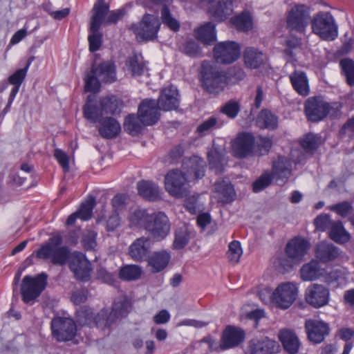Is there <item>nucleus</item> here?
I'll return each instance as SVG.
<instances>
[{"label":"nucleus","mask_w":354,"mask_h":354,"mask_svg":"<svg viewBox=\"0 0 354 354\" xmlns=\"http://www.w3.org/2000/svg\"><path fill=\"white\" fill-rule=\"evenodd\" d=\"M340 252L339 248L327 241L319 243L315 250L316 258L324 263L335 261L339 257Z\"/></svg>","instance_id":"obj_26"},{"label":"nucleus","mask_w":354,"mask_h":354,"mask_svg":"<svg viewBox=\"0 0 354 354\" xmlns=\"http://www.w3.org/2000/svg\"><path fill=\"white\" fill-rule=\"evenodd\" d=\"M156 102L161 110L167 111L177 109L180 102L177 88L174 86L163 88Z\"/></svg>","instance_id":"obj_20"},{"label":"nucleus","mask_w":354,"mask_h":354,"mask_svg":"<svg viewBox=\"0 0 354 354\" xmlns=\"http://www.w3.org/2000/svg\"><path fill=\"white\" fill-rule=\"evenodd\" d=\"M100 100L105 115H113L120 113L123 106L122 100L114 95L100 97Z\"/></svg>","instance_id":"obj_40"},{"label":"nucleus","mask_w":354,"mask_h":354,"mask_svg":"<svg viewBox=\"0 0 354 354\" xmlns=\"http://www.w3.org/2000/svg\"><path fill=\"white\" fill-rule=\"evenodd\" d=\"M115 319L106 308H102L95 315L93 326L102 331L110 330L111 326L115 322Z\"/></svg>","instance_id":"obj_41"},{"label":"nucleus","mask_w":354,"mask_h":354,"mask_svg":"<svg viewBox=\"0 0 354 354\" xmlns=\"http://www.w3.org/2000/svg\"><path fill=\"white\" fill-rule=\"evenodd\" d=\"M98 123H100L98 132L103 138H115L121 131L119 122L113 117H105Z\"/></svg>","instance_id":"obj_32"},{"label":"nucleus","mask_w":354,"mask_h":354,"mask_svg":"<svg viewBox=\"0 0 354 354\" xmlns=\"http://www.w3.org/2000/svg\"><path fill=\"white\" fill-rule=\"evenodd\" d=\"M84 118L92 123L99 122L102 120L105 115L100 100H96L93 95L87 97L86 102L83 106Z\"/></svg>","instance_id":"obj_25"},{"label":"nucleus","mask_w":354,"mask_h":354,"mask_svg":"<svg viewBox=\"0 0 354 354\" xmlns=\"http://www.w3.org/2000/svg\"><path fill=\"white\" fill-rule=\"evenodd\" d=\"M329 289L322 284L312 283L305 291V300L311 306L319 308L328 304Z\"/></svg>","instance_id":"obj_14"},{"label":"nucleus","mask_w":354,"mask_h":354,"mask_svg":"<svg viewBox=\"0 0 354 354\" xmlns=\"http://www.w3.org/2000/svg\"><path fill=\"white\" fill-rule=\"evenodd\" d=\"M278 347L277 342L268 337L254 338L249 341L245 354H273Z\"/></svg>","instance_id":"obj_19"},{"label":"nucleus","mask_w":354,"mask_h":354,"mask_svg":"<svg viewBox=\"0 0 354 354\" xmlns=\"http://www.w3.org/2000/svg\"><path fill=\"white\" fill-rule=\"evenodd\" d=\"M278 117L268 109H262L256 118V124L260 129L274 130L278 127Z\"/></svg>","instance_id":"obj_39"},{"label":"nucleus","mask_w":354,"mask_h":354,"mask_svg":"<svg viewBox=\"0 0 354 354\" xmlns=\"http://www.w3.org/2000/svg\"><path fill=\"white\" fill-rule=\"evenodd\" d=\"M171 257L166 251L153 252L147 259V264L152 273H158L165 270L169 264Z\"/></svg>","instance_id":"obj_34"},{"label":"nucleus","mask_w":354,"mask_h":354,"mask_svg":"<svg viewBox=\"0 0 354 354\" xmlns=\"http://www.w3.org/2000/svg\"><path fill=\"white\" fill-rule=\"evenodd\" d=\"M322 137L313 133H308L304 136L300 140L302 149L308 153L313 154L322 145Z\"/></svg>","instance_id":"obj_44"},{"label":"nucleus","mask_w":354,"mask_h":354,"mask_svg":"<svg viewBox=\"0 0 354 354\" xmlns=\"http://www.w3.org/2000/svg\"><path fill=\"white\" fill-rule=\"evenodd\" d=\"M75 317L77 322L82 326L92 327L93 325L95 315L92 309L86 306H82L76 310Z\"/></svg>","instance_id":"obj_52"},{"label":"nucleus","mask_w":354,"mask_h":354,"mask_svg":"<svg viewBox=\"0 0 354 354\" xmlns=\"http://www.w3.org/2000/svg\"><path fill=\"white\" fill-rule=\"evenodd\" d=\"M335 221H333L327 214H322L317 216L314 220V225L316 230L324 232L330 229Z\"/></svg>","instance_id":"obj_62"},{"label":"nucleus","mask_w":354,"mask_h":354,"mask_svg":"<svg viewBox=\"0 0 354 354\" xmlns=\"http://www.w3.org/2000/svg\"><path fill=\"white\" fill-rule=\"evenodd\" d=\"M340 106L337 102H328L323 96L308 97L304 103V112L308 121L318 122L328 115L336 117L340 111Z\"/></svg>","instance_id":"obj_2"},{"label":"nucleus","mask_w":354,"mask_h":354,"mask_svg":"<svg viewBox=\"0 0 354 354\" xmlns=\"http://www.w3.org/2000/svg\"><path fill=\"white\" fill-rule=\"evenodd\" d=\"M100 28L96 30L92 28V26L89 27L90 34L88 36L89 50L91 53L96 52L100 50L102 44L103 35L100 31Z\"/></svg>","instance_id":"obj_56"},{"label":"nucleus","mask_w":354,"mask_h":354,"mask_svg":"<svg viewBox=\"0 0 354 354\" xmlns=\"http://www.w3.org/2000/svg\"><path fill=\"white\" fill-rule=\"evenodd\" d=\"M189 182L184 172L178 169H171L165 176V188L171 196L182 198L189 194Z\"/></svg>","instance_id":"obj_5"},{"label":"nucleus","mask_w":354,"mask_h":354,"mask_svg":"<svg viewBox=\"0 0 354 354\" xmlns=\"http://www.w3.org/2000/svg\"><path fill=\"white\" fill-rule=\"evenodd\" d=\"M255 139L252 134L242 132L232 142V151L234 157L244 158L252 153Z\"/></svg>","instance_id":"obj_16"},{"label":"nucleus","mask_w":354,"mask_h":354,"mask_svg":"<svg viewBox=\"0 0 354 354\" xmlns=\"http://www.w3.org/2000/svg\"><path fill=\"white\" fill-rule=\"evenodd\" d=\"M245 332L240 328L227 326L223 331L221 348L226 350L239 345L245 339Z\"/></svg>","instance_id":"obj_21"},{"label":"nucleus","mask_w":354,"mask_h":354,"mask_svg":"<svg viewBox=\"0 0 354 354\" xmlns=\"http://www.w3.org/2000/svg\"><path fill=\"white\" fill-rule=\"evenodd\" d=\"M243 251L239 241H233L229 244L227 255L230 262L237 263Z\"/></svg>","instance_id":"obj_61"},{"label":"nucleus","mask_w":354,"mask_h":354,"mask_svg":"<svg viewBox=\"0 0 354 354\" xmlns=\"http://www.w3.org/2000/svg\"><path fill=\"white\" fill-rule=\"evenodd\" d=\"M131 304L126 297H120L115 299L113 305L111 315L115 319V321L122 317H125L129 312Z\"/></svg>","instance_id":"obj_47"},{"label":"nucleus","mask_w":354,"mask_h":354,"mask_svg":"<svg viewBox=\"0 0 354 354\" xmlns=\"http://www.w3.org/2000/svg\"><path fill=\"white\" fill-rule=\"evenodd\" d=\"M273 176L269 171L263 172L252 184V189L254 192H259L268 187Z\"/></svg>","instance_id":"obj_59"},{"label":"nucleus","mask_w":354,"mask_h":354,"mask_svg":"<svg viewBox=\"0 0 354 354\" xmlns=\"http://www.w3.org/2000/svg\"><path fill=\"white\" fill-rule=\"evenodd\" d=\"M51 335L57 342L72 341L77 335L75 322L69 317L55 316L50 322Z\"/></svg>","instance_id":"obj_6"},{"label":"nucleus","mask_w":354,"mask_h":354,"mask_svg":"<svg viewBox=\"0 0 354 354\" xmlns=\"http://www.w3.org/2000/svg\"><path fill=\"white\" fill-rule=\"evenodd\" d=\"M304 327L308 339L315 344L323 342L330 331L329 324L319 319L306 320Z\"/></svg>","instance_id":"obj_15"},{"label":"nucleus","mask_w":354,"mask_h":354,"mask_svg":"<svg viewBox=\"0 0 354 354\" xmlns=\"http://www.w3.org/2000/svg\"><path fill=\"white\" fill-rule=\"evenodd\" d=\"M240 104L234 100L225 103L221 108V112L231 119L235 118L240 111Z\"/></svg>","instance_id":"obj_60"},{"label":"nucleus","mask_w":354,"mask_h":354,"mask_svg":"<svg viewBox=\"0 0 354 354\" xmlns=\"http://www.w3.org/2000/svg\"><path fill=\"white\" fill-rule=\"evenodd\" d=\"M162 23L173 32H178L180 27V21L171 14L167 6L164 5L160 10Z\"/></svg>","instance_id":"obj_50"},{"label":"nucleus","mask_w":354,"mask_h":354,"mask_svg":"<svg viewBox=\"0 0 354 354\" xmlns=\"http://www.w3.org/2000/svg\"><path fill=\"white\" fill-rule=\"evenodd\" d=\"M245 65L250 69H257L263 66L268 57L263 52L254 47H247L243 52Z\"/></svg>","instance_id":"obj_27"},{"label":"nucleus","mask_w":354,"mask_h":354,"mask_svg":"<svg viewBox=\"0 0 354 354\" xmlns=\"http://www.w3.org/2000/svg\"><path fill=\"white\" fill-rule=\"evenodd\" d=\"M146 230L157 241L165 239L170 231L168 217L162 212L153 213L151 216Z\"/></svg>","instance_id":"obj_12"},{"label":"nucleus","mask_w":354,"mask_h":354,"mask_svg":"<svg viewBox=\"0 0 354 354\" xmlns=\"http://www.w3.org/2000/svg\"><path fill=\"white\" fill-rule=\"evenodd\" d=\"M151 214L145 209H137L129 214L127 220L130 227L142 228L146 230Z\"/></svg>","instance_id":"obj_38"},{"label":"nucleus","mask_w":354,"mask_h":354,"mask_svg":"<svg viewBox=\"0 0 354 354\" xmlns=\"http://www.w3.org/2000/svg\"><path fill=\"white\" fill-rule=\"evenodd\" d=\"M91 69L102 82L113 83L116 80L115 66L112 62H102L97 66L93 64Z\"/></svg>","instance_id":"obj_30"},{"label":"nucleus","mask_w":354,"mask_h":354,"mask_svg":"<svg viewBox=\"0 0 354 354\" xmlns=\"http://www.w3.org/2000/svg\"><path fill=\"white\" fill-rule=\"evenodd\" d=\"M310 21L309 8L304 4L293 6L286 17V26L290 31L304 32Z\"/></svg>","instance_id":"obj_9"},{"label":"nucleus","mask_w":354,"mask_h":354,"mask_svg":"<svg viewBox=\"0 0 354 354\" xmlns=\"http://www.w3.org/2000/svg\"><path fill=\"white\" fill-rule=\"evenodd\" d=\"M208 161L211 168L216 169V172H222L221 156L216 151H211L208 153Z\"/></svg>","instance_id":"obj_64"},{"label":"nucleus","mask_w":354,"mask_h":354,"mask_svg":"<svg viewBox=\"0 0 354 354\" xmlns=\"http://www.w3.org/2000/svg\"><path fill=\"white\" fill-rule=\"evenodd\" d=\"M298 293L296 284L286 282L279 284L272 295V302L279 308L287 309L295 301Z\"/></svg>","instance_id":"obj_11"},{"label":"nucleus","mask_w":354,"mask_h":354,"mask_svg":"<svg viewBox=\"0 0 354 354\" xmlns=\"http://www.w3.org/2000/svg\"><path fill=\"white\" fill-rule=\"evenodd\" d=\"M126 65L133 76L142 75L146 68V64L142 57L136 53H133L128 57Z\"/></svg>","instance_id":"obj_46"},{"label":"nucleus","mask_w":354,"mask_h":354,"mask_svg":"<svg viewBox=\"0 0 354 354\" xmlns=\"http://www.w3.org/2000/svg\"><path fill=\"white\" fill-rule=\"evenodd\" d=\"M339 65L346 83L350 86H354V61L351 59L344 58L339 62Z\"/></svg>","instance_id":"obj_55"},{"label":"nucleus","mask_w":354,"mask_h":354,"mask_svg":"<svg viewBox=\"0 0 354 354\" xmlns=\"http://www.w3.org/2000/svg\"><path fill=\"white\" fill-rule=\"evenodd\" d=\"M192 232L186 225L176 229L173 246L175 249L180 250L185 248L191 239Z\"/></svg>","instance_id":"obj_48"},{"label":"nucleus","mask_w":354,"mask_h":354,"mask_svg":"<svg viewBox=\"0 0 354 354\" xmlns=\"http://www.w3.org/2000/svg\"><path fill=\"white\" fill-rule=\"evenodd\" d=\"M301 278L304 281H313L322 275L321 267L317 260L304 264L300 270Z\"/></svg>","instance_id":"obj_42"},{"label":"nucleus","mask_w":354,"mask_h":354,"mask_svg":"<svg viewBox=\"0 0 354 354\" xmlns=\"http://www.w3.org/2000/svg\"><path fill=\"white\" fill-rule=\"evenodd\" d=\"M68 267L77 280L84 282L90 280L92 271L91 264L82 253L77 252L73 253Z\"/></svg>","instance_id":"obj_13"},{"label":"nucleus","mask_w":354,"mask_h":354,"mask_svg":"<svg viewBox=\"0 0 354 354\" xmlns=\"http://www.w3.org/2000/svg\"><path fill=\"white\" fill-rule=\"evenodd\" d=\"M138 194L145 200L156 201L161 198L158 185L150 180H140L137 183Z\"/></svg>","instance_id":"obj_31"},{"label":"nucleus","mask_w":354,"mask_h":354,"mask_svg":"<svg viewBox=\"0 0 354 354\" xmlns=\"http://www.w3.org/2000/svg\"><path fill=\"white\" fill-rule=\"evenodd\" d=\"M223 122L221 120L216 117L212 116L198 126L196 132L201 136H205L211 132L214 129L221 128Z\"/></svg>","instance_id":"obj_54"},{"label":"nucleus","mask_w":354,"mask_h":354,"mask_svg":"<svg viewBox=\"0 0 354 354\" xmlns=\"http://www.w3.org/2000/svg\"><path fill=\"white\" fill-rule=\"evenodd\" d=\"M310 246L309 241L306 239L296 236L288 242L285 252L290 259L295 262H300L307 254Z\"/></svg>","instance_id":"obj_18"},{"label":"nucleus","mask_w":354,"mask_h":354,"mask_svg":"<svg viewBox=\"0 0 354 354\" xmlns=\"http://www.w3.org/2000/svg\"><path fill=\"white\" fill-rule=\"evenodd\" d=\"M330 209L342 217H346L351 213L353 207L351 203L343 201L332 205Z\"/></svg>","instance_id":"obj_63"},{"label":"nucleus","mask_w":354,"mask_h":354,"mask_svg":"<svg viewBox=\"0 0 354 354\" xmlns=\"http://www.w3.org/2000/svg\"><path fill=\"white\" fill-rule=\"evenodd\" d=\"M145 126L140 117L135 114L128 115L124 120V129L130 135L133 136H138L142 131Z\"/></svg>","instance_id":"obj_45"},{"label":"nucleus","mask_w":354,"mask_h":354,"mask_svg":"<svg viewBox=\"0 0 354 354\" xmlns=\"http://www.w3.org/2000/svg\"><path fill=\"white\" fill-rule=\"evenodd\" d=\"M142 270L137 265H127L122 267L119 272V277L124 281H135L140 278Z\"/></svg>","instance_id":"obj_51"},{"label":"nucleus","mask_w":354,"mask_h":354,"mask_svg":"<svg viewBox=\"0 0 354 354\" xmlns=\"http://www.w3.org/2000/svg\"><path fill=\"white\" fill-rule=\"evenodd\" d=\"M313 32L326 40H333L337 35V26L332 15L319 12L310 20Z\"/></svg>","instance_id":"obj_8"},{"label":"nucleus","mask_w":354,"mask_h":354,"mask_svg":"<svg viewBox=\"0 0 354 354\" xmlns=\"http://www.w3.org/2000/svg\"><path fill=\"white\" fill-rule=\"evenodd\" d=\"M209 14L218 21L227 19L233 12L232 0H209Z\"/></svg>","instance_id":"obj_22"},{"label":"nucleus","mask_w":354,"mask_h":354,"mask_svg":"<svg viewBox=\"0 0 354 354\" xmlns=\"http://www.w3.org/2000/svg\"><path fill=\"white\" fill-rule=\"evenodd\" d=\"M84 82L85 90L86 91L94 93L100 91L102 81L95 73H93L92 69H91L90 72L86 75Z\"/></svg>","instance_id":"obj_58"},{"label":"nucleus","mask_w":354,"mask_h":354,"mask_svg":"<svg viewBox=\"0 0 354 354\" xmlns=\"http://www.w3.org/2000/svg\"><path fill=\"white\" fill-rule=\"evenodd\" d=\"M196 38L205 45H212L216 40L215 25L212 22H207L195 29Z\"/></svg>","instance_id":"obj_37"},{"label":"nucleus","mask_w":354,"mask_h":354,"mask_svg":"<svg viewBox=\"0 0 354 354\" xmlns=\"http://www.w3.org/2000/svg\"><path fill=\"white\" fill-rule=\"evenodd\" d=\"M47 279L48 275L44 272L35 277L26 275L21 281L20 288L22 301L25 304H32L46 288Z\"/></svg>","instance_id":"obj_4"},{"label":"nucleus","mask_w":354,"mask_h":354,"mask_svg":"<svg viewBox=\"0 0 354 354\" xmlns=\"http://www.w3.org/2000/svg\"><path fill=\"white\" fill-rule=\"evenodd\" d=\"M29 66L30 62L27 64L26 67H24V68L17 70L12 75L8 77V82L10 84L13 85L10 93L17 95L19 91V88L21 84L23 83L26 77Z\"/></svg>","instance_id":"obj_49"},{"label":"nucleus","mask_w":354,"mask_h":354,"mask_svg":"<svg viewBox=\"0 0 354 354\" xmlns=\"http://www.w3.org/2000/svg\"><path fill=\"white\" fill-rule=\"evenodd\" d=\"M95 206V199L94 197L88 198L84 203H82L79 209L76 211L79 218L83 221L89 220L93 214V209Z\"/></svg>","instance_id":"obj_57"},{"label":"nucleus","mask_w":354,"mask_h":354,"mask_svg":"<svg viewBox=\"0 0 354 354\" xmlns=\"http://www.w3.org/2000/svg\"><path fill=\"white\" fill-rule=\"evenodd\" d=\"M61 234H53L48 241L36 252V257L40 259H50L53 264L64 266L68 261L70 250L67 246H62Z\"/></svg>","instance_id":"obj_3"},{"label":"nucleus","mask_w":354,"mask_h":354,"mask_svg":"<svg viewBox=\"0 0 354 354\" xmlns=\"http://www.w3.org/2000/svg\"><path fill=\"white\" fill-rule=\"evenodd\" d=\"M231 22L239 31L246 32L252 28V20L249 13L242 12L233 17Z\"/></svg>","instance_id":"obj_53"},{"label":"nucleus","mask_w":354,"mask_h":354,"mask_svg":"<svg viewBox=\"0 0 354 354\" xmlns=\"http://www.w3.org/2000/svg\"><path fill=\"white\" fill-rule=\"evenodd\" d=\"M183 167L189 180H197L205 176L206 162L203 158L193 156L183 162Z\"/></svg>","instance_id":"obj_23"},{"label":"nucleus","mask_w":354,"mask_h":354,"mask_svg":"<svg viewBox=\"0 0 354 354\" xmlns=\"http://www.w3.org/2000/svg\"><path fill=\"white\" fill-rule=\"evenodd\" d=\"M109 12V5L105 0H97L95 3L90 21V26H92L93 29L100 28Z\"/></svg>","instance_id":"obj_33"},{"label":"nucleus","mask_w":354,"mask_h":354,"mask_svg":"<svg viewBox=\"0 0 354 354\" xmlns=\"http://www.w3.org/2000/svg\"><path fill=\"white\" fill-rule=\"evenodd\" d=\"M289 78L293 88L299 95L307 96L309 94L308 80L306 73L295 71L290 75Z\"/></svg>","instance_id":"obj_36"},{"label":"nucleus","mask_w":354,"mask_h":354,"mask_svg":"<svg viewBox=\"0 0 354 354\" xmlns=\"http://www.w3.org/2000/svg\"><path fill=\"white\" fill-rule=\"evenodd\" d=\"M279 339L284 351L289 354H297L301 342L296 333L289 329H282L279 333Z\"/></svg>","instance_id":"obj_29"},{"label":"nucleus","mask_w":354,"mask_h":354,"mask_svg":"<svg viewBox=\"0 0 354 354\" xmlns=\"http://www.w3.org/2000/svg\"><path fill=\"white\" fill-rule=\"evenodd\" d=\"M150 239L142 236L136 239L129 248V254L135 261L142 262L148 259L150 252Z\"/></svg>","instance_id":"obj_24"},{"label":"nucleus","mask_w":354,"mask_h":354,"mask_svg":"<svg viewBox=\"0 0 354 354\" xmlns=\"http://www.w3.org/2000/svg\"><path fill=\"white\" fill-rule=\"evenodd\" d=\"M160 109L156 100H143L138 106V115L145 126H151L156 124L160 116Z\"/></svg>","instance_id":"obj_17"},{"label":"nucleus","mask_w":354,"mask_h":354,"mask_svg":"<svg viewBox=\"0 0 354 354\" xmlns=\"http://www.w3.org/2000/svg\"><path fill=\"white\" fill-rule=\"evenodd\" d=\"M214 190L217 194L218 201L222 203H230L234 201L236 192L233 185L227 181L219 180L214 184Z\"/></svg>","instance_id":"obj_35"},{"label":"nucleus","mask_w":354,"mask_h":354,"mask_svg":"<svg viewBox=\"0 0 354 354\" xmlns=\"http://www.w3.org/2000/svg\"><path fill=\"white\" fill-rule=\"evenodd\" d=\"M272 175L277 181L283 185L292 174V163L286 158L279 156L272 164Z\"/></svg>","instance_id":"obj_28"},{"label":"nucleus","mask_w":354,"mask_h":354,"mask_svg":"<svg viewBox=\"0 0 354 354\" xmlns=\"http://www.w3.org/2000/svg\"><path fill=\"white\" fill-rule=\"evenodd\" d=\"M200 73L201 86L209 94L218 95L229 83L226 73L209 62H203Z\"/></svg>","instance_id":"obj_1"},{"label":"nucleus","mask_w":354,"mask_h":354,"mask_svg":"<svg viewBox=\"0 0 354 354\" xmlns=\"http://www.w3.org/2000/svg\"><path fill=\"white\" fill-rule=\"evenodd\" d=\"M240 49L239 44L235 41L219 42L214 47V58L218 64H230L239 58Z\"/></svg>","instance_id":"obj_10"},{"label":"nucleus","mask_w":354,"mask_h":354,"mask_svg":"<svg viewBox=\"0 0 354 354\" xmlns=\"http://www.w3.org/2000/svg\"><path fill=\"white\" fill-rule=\"evenodd\" d=\"M328 236L337 243H346L351 239L350 234L344 229L341 221H335L332 225Z\"/></svg>","instance_id":"obj_43"},{"label":"nucleus","mask_w":354,"mask_h":354,"mask_svg":"<svg viewBox=\"0 0 354 354\" xmlns=\"http://www.w3.org/2000/svg\"><path fill=\"white\" fill-rule=\"evenodd\" d=\"M160 28V22L158 18L147 13L143 15L139 23L132 24L130 29L136 34L138 41H148L157 38Z\"/></svg>","instance_id":"obj_7"}]
</instances>
